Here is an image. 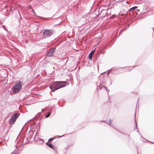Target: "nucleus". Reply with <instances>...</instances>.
<instances>
[{
  "label": "nucleus",
  "instance_id": "39448f33",
  "mask_svg": "<svg viewBox=\"0 0 154 154\" xmlns=\"http://www.w3.org/2000/svg\"><path fill=\"white\" fill-rule=\"evenodd\" d=\"M55 51V48L54 47L51 48V49L49 50L47 54V55L48 56L50 57H53L54 55Z\"/></svg>",
  "mask_w": 154,
  "mask_h": 154
},
{
  "label": "nucleus",
  "instance_id": "423d86ee",
  "mask_svg": "<svg viewBox=\"0 0 154 154\" xmlns=\"http://www.w3.org/2000/svg\"><path fill=\"white\" fill-rule=\"evenodd\" d=\"M95 50V49H94V50H93V51H92L89 54V55L88 57L89 58V59L90 60H92V54H93V53H94V51Z\"/></svg>",
  "mask_w": 154,
  "mask_h": 154
},
{
  "label": "nucleus",
  "instance_id": "f3484780",
  "mask_svg": "<svg viewBox=\"0 0 154 154\" xmlns=\"http://www.w3.org/2000/svg\"><path fill=\"white\" fill-rule=\"evenodd\" d=\"M42 112H44V109H42Z\"/></svg>",
  "mask_w": 154,
  "mask_h": 154
},
{
  "label": "nucleus",
  "instance_id": "20e7f679",
  "mask_svg": "<svg viewBox=\"0 0 154 154\" xmlns=\"http://www.w3.org/2000/svg\"><path fill=\"white\" fill-rule=\"evenodd\" d=\"M52 32L49 30L47 29L43 33V36L45 38L49 37L52 35Z\"/></svg>",
  "mask_w": 154,
  "mask_h": 154
},
{
  "label": "nucleus",
  "instance_id": "9b49d317",
  "mask_svg": "<svg viewBox=\"0 0 154 154\" xmlns=\"http://www.w3.org/2000/svg\"><path fill=\"white\" fill-rule=\"evenodd\" d=\"M19 153L17 152H15V151L11 153V154H19Z\"/></svg>",
  "mask_w": 154,
  "mask_h": 154
},
{
  "label": "nucleus",
  "instance_id": "f257e3e1",
  "mask_svg": "<svg viewBox=\"0 0 154 154\" xmlns=\"http://www.w3.org/2000/svg\"><path fill=\"white\" fill-rule=\"evenodd\" d=\"M69 84V83L68 82L65 81L55 82L51 83L50 88L52 92H54L55 90L62 87H64Z\"/></svg>",
  "mask_w": 154,
  "mask_h": 154
},
{
  "label": "nucleus",
  "instance_id": "7ed1b4c3",
  "mask_svg": "<svg viewBox=\"0 0 154 154\" xmlns=\"http://www.w3.org/2000/svg\"><path fill=\"white\" fill-rule=\"evenodd\" d=\"M19 113H16L12 115L9 120V124L12 125L15 122L20 115Z\"/></svg>",
  "mask_w": 154,
  "mask_h": 154
},
{
  "label": "nucleus",
  "instance_id": "a211bd4d",
  "mask_svg": "<svg viewBox=\"0 0 154 154\" xmlns=\"http://www.w3.org/2000/svg\"><path fill=\"white\" fill-rule=\"evenodd\" d=\"M119 15L120 16H121V17H122L123 15L124 14H121V15H120V14H119Z\"/></svg>",
  "mask_w": 154,
  "mask_h": 154
},
{
  "label": "nucleus",
  "instance_id": "f8f14e48",
  "mask_svg": "<svg viewBox=\"0 0 154 154\" xmlns=\"http://www.w3.org/2000/svg\"><path fill=\"white\" fill-rule=\"evenodd\" d=\"M54 138H50L48 140V142H50L52 140H53V139H54Z\"/></svg>",
  "mask_w": 154,
  "mask_h": 154
},
{
  "label": "nucleus",
  "instance_id": "dca6fc26",
  "mask_svg": "<svg viewBox=\"0 0 154 154\" xmlns=\"http://www.w3.org/2000/svg\"><path fill=\"white\" fill-rule=\"evenodd\" d=\"M103 88H106V90L107 91V88H106V87H105L104 86H103Z\"/></svg>",
  "mask_w": 154,
  "mask_h": 154
},
{
  "label": "nucleus",
  "instance_id": "9d476101",
  "mask_svg": "<svg viewBox=\"0 0 154 154\" xmlns=\"http://www.w3.org/2000/svg\"><path fill=\"white\" fill-rule=\"evenodd\" d=\"M2 27L6 31H7L8 30H7V29L5 27V25H3L2 26Z\"/></svg>",
  "mask_w": 154,
  "mask_h": 154
},
{
  "label": "nucleus",
  "instance_id": "ddd939ff",
  "mask_svg": "<svg viewBox=\"0 0 154 154\" xmlns=\"http://www.w3.org/2000/svg\"><path fill=\"white\" fill-rule=\"evenodd\" d=\"M97 88L100 89H101L102 88V87H101L100 85H99L97 86Z\"/></svg>",
  "mask_w": 154,
  "mask_h": 154
},
{
  "label": "nucleus",
  "instance_id": "6e6552de",
  "mask_svg": "<svg viewBox=\"0 0 154 154\" xmlns=\"http://www.w3.org/2000/svg\"><path fill=\"white\" fill-rule=\"evenodd\" d=\"M47 145L50 147L53 148L54 147V145L51 143H47Z\"/></svg>",
  "mask_w": 154,
  "mask_h": 154
},
{
  "label": "nucleus",
  "instance_id": "0eeeda50",
  "mask_svg": "<svg viewBox=\"0 0 154 154\" xmlns=\"http://www.w3.org/2000/svg\"><path fill=\"white\" fill-rule=\"evenodd\" d=\"M137 8H138L137 7L134 6V7H133L132 8H130L129 9V11H132V12H133V11H134V10H135V9H137Z\"/></svg>",
  "mask_w": 154,
  "mask_h": 154
},
{
  "label": "nucleus",
  "instance_id": "aec40b11",
  "mask_svg": "<svg viewBox=\"0 0 154 154\" xmlns=\"http://www.w3.org/2000/svg\"><path fill=\"white\" fill-rule=\"evenodd\" d=\"M62 136H61L60 137H62Z\"/></svg>",
  "mask_w": 154,
  "mask_h": 154
},
{
  "label": "nucleus",
  "instance_id": "4468645a",
  "mask_svg": "<svg viewBox=\"0 0 154 154\" xmlns=\"http://www.w3.org/2000/svg\"><path fill=\"white\" fill-rule=\"evenodd\" d=\"M109 124L110 125V124L112 122V120H111V119H109Z\"/></svg>",
  "mask_w": 154,
  "mask_h": 154
},
{
  "label": "nucleus",
  "instance_id": "2eb2a0df",
  "mask_svg": "<svg viewBox=\"0 0 154 154\" xmlns=\"http://www.w3.org/2000/svg\"><path fill=\"white\" fill-rule=\"evenodd\" d=\"M135 122H136V127L137 129V123H136V119H135Z\"/></svg>",
  "mask_w": 154,
  "mask_h": 154
},
{
  "label": "nucleus",
  "instance_id": "f03ea898",
  "mask_svg": "<svg viewBox=\"0 0 154 154\" xmlns=\"http://www.w3.org/2000/svg\"><path fill=\"white\" fill-rule=\"evenodd\" d=\"M22 85L23 83L21 81H19L15 83L12 88L13 92L16 94L21 89Z\"/></svg>",
  "mask_w": 154,
  "mask_h": 154
},
{
  "label": "nucleus",
  "instance_id": "6ab92c4d",
  "mask_svg": "<svg viewBox=\"0 0 154 154\" xmlns=\"http://www.w3.org/2000/svg\"><path fill=\"white\" fill-rule=\"evenodd\" d=\"M109 71H108V72H107V74L108 75V74H109Z\"/></svg>",
  "mask_w": 154,
  "mask_h": 154
},
{
  "label": "nucleus",
  "instance_id": "1a4fd4ad",
  "mask_svg": "<svg viewBox=\"0 0 154 154\" xmlns=\"http://www.w3.org/2000/svg\"><path fill=\"white\" fill-rule=\"evenodd\" d=\"M50 114H51V113L50 112H49L48 114L47 115L45 116V118H48V117H49L50 115Z\"/></svg>",
  "mask_w": 154,
  "mask_h": 154
}]
</instances>
